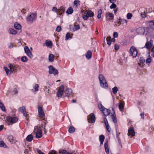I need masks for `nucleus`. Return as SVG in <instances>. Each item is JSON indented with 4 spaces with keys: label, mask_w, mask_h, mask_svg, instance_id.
Here are the masks:
<instances>
[{
    "label": "nucleus",
    "mask_w": 154,
    "mask_h": 154,
    "mask_svg": "<svg viewBox=\"0 0 154 154\" xmlns=\"http://www.w3.org/2000/svg\"><path fill=\"white\" fill-rule=\"evenodd\" d=\"M64 90V86L61 85L60 86L57 93V96L58 97H60L62 96Z\"/></svg>",
    "instance_id": "nucleus-10"
},
{
    "label": "nucleus",
    "mask_w": 154,
    "mask_h": 154,
    "mask_svg": "<svg viewBox=\"0 0 154 154\" xmlns=\"http://www.w3.org/2000/svg\"><path fill=\"white\" fill-rule=\"evenodd\" d=\"M69 38H71V37H70V35L69 33H67L66 36V40H68Z\"/></svg>",
    "instance_id": "nucleus-52"
},
{
    "label": "nucleus",
    "mask_w": 154,
    "mask_h": 154,
    "mask_svg": "<svg viewBox=\"0 0 154 154\" xmlns=\"http://www.w3.org/2000/svg\"><path fill=\"white\" fill-rule=\"evenodd\" d=\"M21 60L23 62H26L28 61V59L26 56H23L21 58Z\"/></svg>",
    "instance_id": "nucleus-39"
},
{
    "label": "nucleus",
    "mask_w": 154,
    "mask_h": 154,
    "mask_svg": "<svg viewBox=\"0 0 154 154\" xmlns=\"http://www.w3.org/2000/svg\"><path fill=\"white\" fill-rule=\"evenodd\" d=\"M106 14L109 17L111 18V19H112L114 18V16L112 14L108 12Z\"/></svg>",
    "instance_id": "nucleus-46"
},
{
    "label": "nucleus",
    "mask_w": 154,
    "mask_h": 154,
    "mask_svg": "<svg viewBox=\"0 0 154 154\" xmlns=\"http://www.w3.org/2000/svg\"><path fill=\"white\" fill-rule=\"evenodd\" d=\"M75 131V128L73 127H70L69 128V131L70 133H73Z\"/></svg>",
    "instance_id": "nucleus-41"
},
{
    "label": "nucleus",
    "mask_w": 154,
    "mask_h": 154,
    "mask_svg": "<svg viewBox=\"0 0 154 154\" xmlns=\"http://www.w3.org/2000/svg\"><path fill=\"white\" fill-rule=\"evenodd\" d=\"M140 63H139V66H142L143 64L145 62V60L143 58H140Z\"/></svg>",
    "instance_id": "nucleus-32"
},
{
    "label": "nucleus",
    "mask_w": 154,
    "mask_h": 154,
    "mask_svg": "<svg viewBox=\"0 0 154 154\" xmlns=\"http://www.w3.org/2000/svg\"><path fill=\"white\" fill-rule=\"evenodd\" d=\"M149 29V28H140L137 29V32L139 34L143 35L145 33L147 34V33H146V32H147Z\"/></svg>",
    "instance_id": "nucleus-5"
},
{
    "label": "nucleus",
    "mask_w": 154,
    "mask_h": 154,
    "mask_svg": "<svg viewBox=\"0 0 154 154\" xmlns=\"http://www.w3.org/2000/svg\"><path fill=\"white\" fill-rule=\"evenodd\" d=\"M151 59L150 57H149L148 58H147L146 60V63H150L151 62Z\"/></svg>",
    "instance_id": "nucleus-61"
},
{
    "label": "nucleus",
    "mask_w": 154,
    "mask_h": 154,
    "mask_svg": "<svg viewBox=\"0 0 154 154\" xmlns=\"http://www.w3.org/2000/svg\"><path fill=\"white\" fill-rule=\"evenodd\" d=\"M33 138V136L32 134L28 135L26 137V140L29 142L31 141Z\"/></svg>",
    "instance_id": "nucleus-25"
},
{
    "label": "nucleus",
    "mask_w": 154,
    "mask_h": 154,
    "mask_svg": "<svg viewBox=\"0 0 154 154\" xmlns=\"http://www.w3.org/2000/svg\"><path fill=\"white\" fill-rule=\"evenodd\" d=\"M58 9L55 7H53L52 10L53 11H54L57 13Z\"/></svg>",
    "instance_id": "nucleus-58"
},
{
    "label": "nucleus",
    "mask_w": 154,
    "mask_h": 154,
    "mask_svg": "<svg viewBox=\"0 0 154 154\" xmlns=\"http://www.w3.org/2000/svg\"><path fill=\"white\" fill-rule=\"evenodd\" d=\"M123 108H124L123 104L122 103H120L119 105V109L121 111H122V110L123 109Z\"/></svg>",
    "instance_id": "nucleus-49"
},
{
    "label": "nucleus",
    "mask_w": 154,
    "mask_h": 154,
    "mask_svg": "<svg viewBox=\"0 0 154 154\" xmlns=\"http://www.w3.org/2000/svg\"><path fill=\"white\" fill-rule=\"evenodd\" d=\"M120 20H121V23H127L128 22V21L126 20H125L124 19H122L121 18H120Z\"/></svg>",
    "instance_id": "nucleus-53"
},
{
    "label": "nucleus",
    "mask_w": 154,
    "mask_h": 154,
    "mask_svg": "<svg viewBox=\"0 0 154 154\" xmlns=\"http://www.w3.org/2000/svg\"><path fill=\"white\" fill-rule=\"evenodd\" d=\"M80 29V26L79 25H74V28L72 29L73 31H75L77 30H78Z\"/></svg>",
    "instance_id": "nucleus-37"
},
{
    "label": "nucleus",
    "mask_w": 154,
    "mask_h": 154,
    "mask_svg": "<svg viewBox=\"0 0 154 154\" xmlns=\"http://www.w3.org/2000/svg\"><path fill=\"white\" fill-rule=\"evenodd\" d=\"M8 140L11 144L16 143V142L17 141L12 135L9 136L8 138Z\"/></svg>",
    "instance_id": "nucleus-14"
},
{
    "label": "nucleus",
    "mask_w": 154,
    "mask_h": 154,
    "mask_svg": "<svg viewBox=\"0 0 154 154\" xmlns=\"http://www.w3.org/2000/svg\"><path fill=\"white\" fill-rule=\"evenodd\" d=\"M0 108L3 111L5 112L6 111L5 107L2 103H0Z\"/></svg>",
    "instance_id": "nucleus-42"
},
{
    "label": "nucleus",
    "mask_w": 154,
    "mask_h": 154,
    "mask_svg": "<svg viewBox=\"0 0 154 154\" xmlns=\"http://www.w3.org/2000/svg\"><path fill=\"white\" fill-rule=\"evenodd\" d=\"M8 67L10 69V71L11 72H12L14 70V66L12 65L9 64L8 65Z\"/></svg>",
    "instance_id": "nucleus-36"
},
{
    "label": "nucleus",
    "mask_w": 154,
    "mask_h": 154,
    "mask_svg": "<svg viewBox=\"0 0 154 154\" xmlns=\"http://www.w3.org/2000/svg\"><path fill=\"white\" fill-rule=\"evenodd\" d=\"M147 24L150 27L152 28L154 25V22L153 20L150 21L148 22Z\"/></svg>",
    "instance_id": "nucleus-40"
},
{
    "label": "nucleus",
    "mask_w": 154,
    "mask_h": 154,
    "mask_svg": "<svg viewBox=\"0 0 154 154\" xmlns=\"http://www.w3.org/2000/svg\"><path fill=\"white\" fill-rule=\"evenodd\" d=\"M102 11L101 9H100L98 12V14L97 17L98 19H100L101 17V14H102Z\"/></svg>",
    "instance_id": "nucleus-44"
},
{
    "label": "nucleus",
    "mask_w": 154,
    "mask_h": 154,
    "mask_svg": "<svg viewBox=\"0 0 154 154\" xmlns=\"http://www.w3.org/2000/svg\"><path fill=\"white\" fill-rule=\"evenodd\" d=\"M152 45V43L151 41L147 42L145 45V47L147 49H150Z\"/></svg>",
    "instance_id": "nucleus-18"
},
{
    "label": "nucleus",
    "mask_w": 154,
    "mask_h": 154,
    "mask_svg": "<svg viewBox=\"0 0 154 154\" xmlns=\"http://www.w3.org/2000/svg\"><path fill=\"white\" fill-rule=\"evenodd\" d=\"M8 32L11 34L15 35L17 34V32L15 30L12 28H10L8 31Z\"/></svg>",
    "instance_id": "nucleus-20"
},
{
    "label": "nucleus",
    "mask_w": 154,
    "mask_h": 154,
    "mask_svg": "<svg viewBox=\"0 0 154 154\" xmlns=\"http://www.w3.org/2000/svg\"><path fill=\"white\" fill-rule=\"evenodd\" d=\"M147 13V9L145 10L144 12H142L141 13V15L142 17L144 18L146 17V14Z\"/></svg>",
    "instance_id": "nucleus-34"
},
{
    "label": "nucleus",
    "mask_w": 154,
    "mask_h": 154,
    "mask_svg": "<svg viewBox=\"0 0 154 154\" xmlns=\"http://www.w3.org/2000/svg\"><path fill=\"white\" fill-rule=\"evenodd\" d=\"M61 29V27L60 26H58L57 27L56 31L57 32H59L60 31Z\"/></svg>",
    "instance_id": "nucleus-59"
},
{
    "label": "nucleus",
    "mask_w": 154,
    "mask_h": 154,
    "mask_svg": "<svg viewBox=\"0 0 154 154\" xmlns=\"http://www.w3.org/2000/svg\"><path fill=\"white\" fill-rule=\"evenodd\" d=\"M111 38L110 36L107 37L106 38L107 43L109 45H110L111 43L112 40H111Z\"/></svg>",
    "instance_id": "nucleus-38"
},
{
    "label": "nucleus",
    "mask_w": 154,
    "mask_h": 154,
    "mask_svg": "<svg viewBox=\"0 0 154 154\" xmlns=\"http://www.w3.org/2000/svg\"><path fill=\"white\" fill-rule=\"evenodd\" d=\"M132 17V15L131 13H128L127 14V18L128 19H130Z\"/></svg>",
    "instance_id": "nucleus-48"
},
{
    "label": "nucleus",
    "mask_w": 154,
    "mask_h": 154,
    "mask_svg": "<svg viewBox=\"0 0 154 154\" xmlns=\"http://www.w3.org/2000/svg\"><path fill=\"white\" fill-rule=\"evenodd\" d=\"M15 28L17 29H20L21 28L20 25L18 23H15L14 25Z\"/></svg>",
    "instance_id": "nucleus-24"
},
{
    "label": "nucleus",
    "mask_w": 154,
    "mask_h": 154,
    "mask_svg": "<svg viewBox=\"0 0 154 154\" xmlns=\"http://www.w3.org/2000/svg\"><path fill=\"white\" fill-rule=\"evenodd\" d=\"M85 12V14H87L88 17H91L94 16V13L90 10L86 11Z\"/></svg>",
    "instance_id": "nucleus-19"
},
{
    "label": "nucleus",
    "mask_w": 154,
    "mask_h": 154,
    "mask_svg": "<svg viewBox=\"0 0 154 154\" xmlns=\"http://www.w3.org/2000/svg\"><path fill=\"white\" fill-rule=\"evenodd\" d=\"M73 12V10L72 7H69L67 10L66 12L68 14H71Z\"/></svg>",
    "instance_id": "nucleus-29"
},
{
    "label": "nucleus",
    "mask_w": 154,
    "mask_h": 154,
    "mask_svg": "<svg viewBox=\"0 0 154 154\" xmlns=\"http://www.w3.org/2000/svg\"><path fill=\"white\" fill-rule=\"evenodd\" d=\"M88 17H89L86 14L85 15H84L83 16V18L85 20H87Z\"/></svg>",
    "instance_id": "nucleus-64"
},
{
    "label": "nucleus",
    "mask_w": 154,
    "mask_h": 154,
    "mask_svg": "<svg viewBox=\"0 0 154 154\" xmlns=\"http://www.w3.org/2000/svg\"><path fill=\"white\" fill-rule=\"evenodd\" d=\"M98 106L99 109L102 112L104 116H107L109 115L110 112V110L105 108L101 104H99Z\"/></svg>",
    "instance_id": "nucleus-2"
},
{
    "label": "nucleus",
    "mask_w": 154,
    "mask_h": 154,
    "mask_svg": "<svg viewBox=\"0 0 154 154\" xmlns=\"http://www.w3.org/2000/svg\"><path fill=\"white\" fill-rule=\"evenodd\" d=\"M116 23L118 24V26H119L121 23L120 18H119V19H117Z\"/></svg>",
    "instance_id": "nucleus-57"
},
{
    "label": "nucleus",
    "mask_w": 154,
    "mask_h": 154,
    "mask_svg": "<svg viewBox=\"0 0 154 154\" xmlns=\"http://www.w3.org/2000/svg\"><path fill=\"white\" fill-rule=\"evenodd\" d=\"M105 137L102 135H100L99 136L100 141V144H103V142L104 140Z\"/></svg>",
    "instance_id": "nucleus-33"
},
{
    "label": "nucleus",
    "mask_w": 154,
    "mask_h": 154,
    "mask_svg": "<svg viewBox=\"0 0 154 154\" xmlns=\"http://www.w3.org/2000/svg\"><path fill=\"white\" fill-rule=\"evenodd\" d=\"M38 111L39 116L43 118L45 116V114L41 106L38 107Z\"/></svg>",
    "instance_id": "nucleus-13"
},
{
    "label": "nucleus",
    "mask_w": 154,
    "mask_h": 154,
    "mask_svg": "<svg viewBox=\"0 0 154 154\" xmlns=\"http://www.w3.org/2000/svg\"><path fill=\"white\" fill-rule=\"evenodd\" d=\"M6 119L8 122L12 124L16 122L18 120L16 117L12 118L10 116H8L6 118Z\"/></svg>",
    "instance_id": "nucleus-9"
},
{
    "label": "nucleus",
    "mask_w": 154,
    "mask_h": 154,
    "mask_svg": "<svg viewBox=\"0 0 154 154\" xmlns=\"http://www.w3.org/2000/svg\"><path fill=\"white\" fill-rule=\"evenodd\" d=\"M18 110L20 112L23 114L24 116H27V112L26 111L25 108L24 106H22L19 108Z\"/></svg>",
    "instance_id": "nucleus-15"
},
{
    "label": "nucleus",
    "mask_w": 154,
    "mask_h": 154,
    "mask_svg": "<svg viewBox=\"0 0 154 154\" xmlns=\"http://www.w3.org/2000/svg\"><path fill=\"white\" fill-rule=\"evenodd\" d=\"M98 78L100 81L101 86L104 88H107L108 84L104 76L102 74H100Z\"/></svg>",
    "instance_id": "nucleus-1"
},
{
    "label": "nucleus",
    "mask_w": 154,
    "mask_h": 154,
    "mask_svg": "<svg viewBox=\"0 0 154 154\" xmlns=\"http://www.w3.org/2000/svg\"><path fill=\"white\" fill-rule=\"evenodd\" d=\"M113 36L114 38H116L118 36V34L116 32H114L113 34Z\"/></svg>",
    "instance_id": "nucleus-63"
},
{
    "label": "nucleus",
    "mask_w": 154,
    "mask_h": 154,
    "mask_svg": "<svg viewBox=\"0 0 154 154\" xmlns=\"http://www.w3.org/2000/svg\"><path fill=\"white\" fill-rule=\"evenodd\" d=\"M59 152L60 153H61L62 154H76L75 153L73 154L72 153L69 152L63 149L60 150Z\"/></svg>",
    "instance_id": "nucleus-26"
},
{
    "label": "nucleus",
    "mask_w": 154,
    "mask_h": 154,
    "mask_svg": "<svg viewBox=\"0 0 154 154\" xmlns=\"http://www.w3.org/2000/svg\"><path fill=\"white\" fill-rule=\"evenodd\" d=\"M64 11V8L63 7H61L58 9L57 13H59V14L60 15H61Z\"/></svg>",
    "instance_id": "nucleus-17"
},
{
    "label": "nucleus",
    "mask_w": 154,
    "mask_h": 154,
    "mask_svg": "<svg viewBox=\"0 0 154 154\" xmlns=\"http://www.w3.org/2000/svg\"><path fill=\"white\" fill-rule=\"evenodd\" d=\"M129 53L130 56L133 58H135L137 56L138 51L135 47L132 46L130 48Z\"/></svg>",
    "instance_id": "nucleus-3"
},
{
    "label": "nucleus",
    "mask_w": 154,
    "mask_h": 154,
    "mask_svg": "<svg viewBox=\"0 0 154 154\" xmlns=\"http://www.w3.org/2000/svg\"><path fill=\"white\" fill-rule=\"evenodd\" d=\"M88 120L89 122L94 123L95 121V117L94 114L91 113L88 117Z\"/></svg>",
    "instance_id": "nucleus-8"
},
{
    "label": "nucleus",
    "mask_w": 154,
    "mask_h": 154,
    "mask_svg": "<svg viewBox=\"0 0 154 154\" xmlns=\"http://www.w3.org/2000/svg\"><path fill=\"white\" fill-rule=\"evenodd\" d=\"M34 132L35 134V137L36 138H40L42 136V131L40 130L36 129Z\"/></svg>",
    "instance_id": "nucleus-11"
},
{
    "label": "nucleus",
    "mask_w": 154,
    "mask_h": 154,
    "mask_svg": "<svg viewBox=\"0 0 154 154\" xmlns=\"http://www.w3.org/2000/svg\"><path fill=\"white\" fill-rule=\"evenodd\" d=\"M80 2L79 0H75L74 1L73 3L75 5H76V6L78 5H80Z\"/></svg>",
    "instance_id": "nucleus-47"
},
{
    "label": "nucleus",
    "mask_w": 154,
    "mask_h": 154,
    "mask_svg": "<svg viewBox=\"0 0 154 154\" xmlns=\"http://www.w3.org/2000/svg\"><path fill=\"white\" fill-rule=\"evenodd\" d=\"M92 56L91 52L90 51H88L87 52L86 57L88 59H89L91 58Z\"/></svg>",
    "instance_id": "nucleus-22"
},
{
    "label": "nucleus",
    "mask_w": 154,
    "mask_h": 154,
    "mask_svg": "<svg viewBox=\"0 0 154 154\" xmlns=\"http://www.w3.org/2000/svg\"><path fill=\"white\" fill-rule=\"evenodd\" d=\"M116 7V5L114 3H112V5L110 6V9H112L115 8Z\"/></svg>",
    "instance_id": "nucleus-51"
},
{
    "label": "nucleus",
    "mask_w": 154,
    "mask_h": 154,
    "mask_svg": "<svg viewBox=\"0 0 154 154\" xmlns=\"http://www.w3.org/2000/svg\"><path fill=\"white\" fill-rule=\"evenodd\" d=\"M112 92L114 94H116L118 91V89L117 87H115L112 89Z\"/></svg>",
    "instance_id": "nucleus-43"
},
{
    "label": "nucleus",
    "mask_w": 154,
    "mask_h": 154,
    "mask_svg": "<svg viewBox=\"0 0 154 154\" xmlns=\"http://www.w3.org/2000/svg\"><path fill=\"white\" fill-rule=\"evenodd\" d=\"M128 135H131L132 136H134L135 135V133L134 131V129L132 127H130L128 130Z\"/></svg>",
    "instance_id": "nucleus-16"
},
{
    "label": "nucleus",
    "mask_w": 154,
    "mask_h": 154,
    "mask_svg": "<svg viewBox=\"0 0 154 154\" xmlns=\"http://www.w3.org/2000/svg\"><path fill=\"white\" fill-rule=\"evenodd\" d=\"M36 14L32 13L29 15L27 17V20L29 23H32L36 19Z\"/></svg>",
    "instance_id": "nucleus-4"
},
{
    "label": "nucleus",
    "mask_w": 154,
    "mask_h": 154,
    "mask_svg": "<svg viewBox=\"0 0 154 154\" xmlns=\"http://www.w3.org/2000/svg\"><path fill=\"white\" fill-rule=\"evenodd\" d=\"M39 86L37 84H36L34 87V88L35 89V91H38V88Z\"/></svg>",
    "instance_id": "nucleus-50"
},
{
    "label": "nucleus",
    "mask_w": 154,
    "mask_h": 154,
    "mask_svg": "<svg viewBox=\"0 0 154 154\" xmlns=\"http://www.w3.org/2000/svg\"><path fill=\"white\" fill-rule=\"evenodd\" d=\"M44 127H45V126L43 125V124H42L39 127H38L37 126H35L34 128V131H35L36 129L39 130H40L41 131H42V130L43 129H44Z\"/></svg>",
    "instance_id": "nucleus-21"
},
{
    "label": "nucleus",
    "mask_w": 154,
    "mask_h": 154,
    "mask_svg": "<svg viewBox=\"0 0 154 154\" xmlns=\"http://www.w3.org/2000/svg\"><path fill=\"white\" fill-rule=\"evenodd\" d=\"M24 50L25 53L30 58H31L33 57L32 54L30 51L29 49L27 46H25L24 47Z\"/></svg>",
    "instance_id": "nucleus-7"
},
{
    "label": "nucleus",
    "mask_w": 154,
    "mask_h": 154,
    "mask_svg": "<svg viewBox=\"0 0 154 154\" xmlns=\"http://www.w3.org/2000/svg\"><path fill=\"white\" fill-rule=\"evenodd\" d=\"M104 147L105 149V150L106 153L108 154L109 153V149L108 146V145L107 141L105 142L104 143Z\"/></svg>",
    "instance_id": "nucleus-23"
},
{
    "label": "nucleus",
    "mask_w": 154,
    "mask_h": 154,
    "mask_svg": "<svg viewBox=\"0 0 154 154\" xmlns=\"http://www.w3.org/2000/svg\"><path fill=\"white\" fill-rule=\"evenodd\" d=\"M111 118L113 122L114 123H116L117 122V120L116 119V116L115 114H112L111 115Z\"/></svg>",
    "instance_id": "nucleus-28"
},
{
    "label": "nucleus",
    "mask_w": 154,
    "mask_h": 154,
    "mask_svg": "<svg viewBox=\"0 0 154 154\" xmlns=\"http://www.w3.org/2000/svg\"><path fill=\"white\" fill-rule=\"evenodd\" d=\"M154 47H153L152 48L151 51L150 52L149 54H151V55L153 57H154V51H153V48Z\"/></svg>",
    "instance_id": "nucleus-54"
},
{
    "label": "nucleus",
    "mask_w": 154,
    "mask_h": 154,
    "mask_svg": "<svg viewBox=\"0 0 154 154\" xmlns=\"http://www.w3.org/2000/svg\"><path fill=\"white\" fill-rule=\"evenodd\" d=\"M48 154H57V153L55 151L53 150L50 151Z\"/></svg>",
    "instance_id": "nucleus-56"
},
{
    "label": "nucleus",
    "mask_w": 154,
    "mask_h": 154,
    "mask_svg": "<svg viewBox=\"0 0 154 154\" xmlns=\"http://www.w3.org/2000/svg\"><path fill=\"white\" fill-rule=\"evenodd\" d=\"M64 92L66 95L67 97H69L72 95V90L71 89L67 88L66 90H65Z\"/></svg>",
    "instance_id": "nucleus-12"
},
{
    "label": "nucleus",
    "mask_w": 154,
    "mask_h": 154,
    "mask_svg": "<svg viewBox=\"0 0 154 154\" xmlns=\"http://www.w3.org/2000/svg\"><path fill=\"white\" fill-rule=\"evenodd\" d=\"M104 123H105V124L106 126L109 125V124L106 118H104Z\"/></svg>",
    "instance_id": "nucleus-55"
},
{
    "label": "nucleus",
    "mask_w": 154,
    "mask_h": 154,
    "mask_svg": "<svg viewBox=\"0 0 154 154\" xmlns=\"http://www.w3.org/2000/svg\"><path fill=\"white\" fill-rule=\"evenodd\" d=\"M0 146L6 148H8V147L5 144L4 142L2 140H0Z\"/></svg>",
    "instance_id": "nucleus-30"
},
{
    "label": "nucleus",
    "mask_w": 154,
    "mask_h": 154,
    "mask_svg": "<svg viewBox=\"0 0 154 154\" xmlns=\"http://www.w3.org/2000/svg\"><path fill=\"white\" fill-rule=\"evenodd\" d=\"M49 73L50 74H53L54 75L58 74V71L55 68H54L52 66H50L49 67Z\"/></svg>",
    "instance_id": "nucleus-6"
},
{
    "label": "nucleus",
    "mask_w": 154,
    "mask_h": 154,
    "mask_svg": "<svg viewBox=\"0 0 154 154\" xmlns=\"http://www.w3.org/2000/svg\"><path fill=\"white\" fill-rule=\"evenodd\" d=\"M54 56L53 54H50L49 56L48 59L49 61L52 62L54 60Z\"/></svg>",
    "instance_id": "nucleus-35"
},
{
    "label": "nucleus",
    "mask_w": 154,
    "mask_h": 154,
    "mask_svg": "<svg viewBox=\"0 0 154 154\" xmlns=\"http://www.w3.org/2000/svg\"><path fill=\"white\" fill-rule=\"evenodd\" d=\"M4 69L7 75H10L11 74V72L6 66L4 67Z\"/></svg>",
    "instance_id": "nucleus-27"
},
{
    "label": "nucleus",
    "mask_w": 154,
    "mask_h": 154,
    "mask_svg": "<svg viewBox=\"0 0 154 154\" xmlns=\"http://www.w3.org/2000/svg\"><path fill=\"white\" fill-rule=\"evenodd\" d=\"M46 45L48 47H51L52 46V43L51 41H47L46 42Z\"/></svg>",
    "instance_id": "nucleus-45"
},
{
    "label": "nucleus",
    "mask_w": 154,
    "mask_h": 154,
    "mask_svg": "<svg viewBox=\"0 0 154 154\" xmlns=\"http://www.w3.org/2000/svg\"><path fill=\"white\" fill-rule=\"evenodd\" d=\"M25 150L24 152L25 154H28L29 153V151L30 150L31 148L29 147L27 145L26 146H25Z\"/></svg>",
    "instance_id": "nucleus-31"
},
{
    "label": "nucleus",
    "mask_w": 154,
    "mask_h": 154,
    "mask_svg": "<svg viewBox=\"0 0 154 154\" xmlns=\"http://www.w3.org/2000/svg\"><path fill=\"white\" fill-rule=\"evenodd\" d=\"M36 151L39 154H45L44 153L42 152L40 150L38 149H36Z\"/></svg>",
    "instance_id": "nucleus-60"
},
{
    "label": "nucleus",
    "mask_w": 154,
    "mask_h": 154,
    "mask_svg": "<svg viewBox=\"0 0 154 154\" xmlns=\"http://www.w3.org/2000/svg\"><path fill=\"white\" fill-rule=\"evenodd\" d=\"M14 46V44L13 43H11L9 45L8 47L9 48L11 49Z\"/></svg>",
    "instance_id": "nucleus-62"
}]
</instances>
